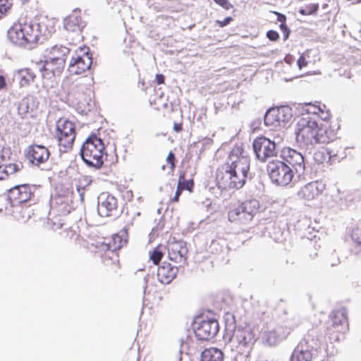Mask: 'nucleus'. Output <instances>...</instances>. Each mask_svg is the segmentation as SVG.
<instances>
[{
  "instance_id": "1",
  "label": "nucleus",
  "mask_w": 361,
  "mask_h": 361,
  "mask_svg": "<svg viewBox=\"0 0 361 361\" xmlns=\"http://www.w3.org/2000/svg\"><path fill=\"white\" fill-rule=\"evenodd\" d=\"M48 20L40 21L35 18L23 23L15 24L8 30V38L14 44L26 49L35 48L42 44L55 32Z\"/></svg>"
},
{
  "instance_id": "2",
  "label": "nucleus",
  "mask_w": 361,
  "mask_h": 361,
  "mask_svg": "<svg viewBox=\"0 0 361 361\" xmlns=\"http://www.w3.org/2000/svg\"><path fill=\"white\" fill-rule=\"evenodd\" d=\"M104 149L103 140L92 134L80 147V155L87 167L98 170L104 164Z\"/></svg>"
},
{
  "instance_id": "3",
  "label": "nucleus",
  "mask_w": 361,
  "mask_h": 361,
  "mask_svg": "<svg viewBox=\"0 0 361 361\" xmlns=\"http://www.w3.org/2000/svg\"><path fill=\"white\" fill-rule=\"evenodd\" d=\"M39 185H18L8 191V198L12 206L29 203V206L37 202L40 196Z\"/></svg>"
},
{
  "instance_id": "4",
  "label": "nucleus",
  "mask_w": 361,
  "mask_h": 361,
  "mask_svg": "<svg viewBox=\"0 0 361 361\" xmlns=\"http://www.w3.org/2000/svg\"><path fill=\"white\" fill-rule=\"evenodd\" d=\"M317 118V114L308 115L302 117L298 124V129L295 132L297 142L307 149H311L315 145Z\"/></svg>"
},
{
  "instance_id": "5",
  "label": "nucleus",
  "mask_w": 361,
  "mask_h": 361,
  "mask_svg": "<svg viewBox=\"0 0 361 361\" xmlns=\"http://www.w3.org/2000/svg\"><path fill=\"white\" fill-rule=\"evenodd\" d=\"M320 347L319 339L309 331L293 351L289 361H312Z\"/></svg>"
},
{
  "instance_id": "6",
  "label": "nucleus",
  "mask_w": 361,
  "mask_h": 361,
  "mask_svg": "<svg viewBox=\"0 0 361 361\" xmlns=\"http://www.w3.org/2000/svg\"><path fill=\"white\" fill-rule=\"evenodd\" d=\"M267 171L271 183L277 186L290 185L294 177V171L289 165L281 160H273L268 163Z\"/></svg>"
},
{
  "instance_id": "7",
  "label": "nucleus",
  "mask_w": 361,
  "mask_h": 361,
  "mask_svg": "<svg viewBox=\"0 0 361 361\" xmlns=\"http://www.w3.org/2000/svg\"><path fill=\"white\" fill-rule=\"evenodd\" d=\"M192 329L198 341H209L215 337L219 331L218 321L214 317L197 316L192 322Z\"/></svg>"
},
{
  "instance_id": "8",
  "label": "nucleus",
  "mask_w": 361,
  "mask_h": 361,
  "mask_svg": "<svg viewBox=\"0 0 361 361\" xmlns=\"http://www.w3.org/2000/svg\"><path fill=\"white\" fill-rule=\"evenodd\" d=\"M259 207V204L257 200H245L228 212V220L231 222L246 224L252 219Z\"/></svg>"
},
{
  "instance_id": "9",
  "label": "nucleus",
  "mask_w": 361,
  "mask_h": 361,
  "mask_svg": "<svg viewBox=\"0 0 361 361\" xmlns=\"http://www.w3.org/2000/svg\"><path fill=\"white\" fill-rule=\"evenodd\" d=\"M226 163L218 167L216 173L217 187L221 190L240 189L245 185L243 178H238L230 171Z\"/></svg>"
},
{
  "instance_id": "10",
  "label": "nucleus",
  "mask_w": 361,
  "mask_h": 361,
  "mask_svg": "<svg viewBox=\"0 0 361 361\" xmlns=\"http://www.w3.org/2000/svg\"><path fill=\"white\" fill-rule=\"evenodd\" d=\"M56 132L59 146L67 152L73 147L75 138V125L67 118H60L56 121Z\"/></svg>"
},
{
  "instance_id": "11",
  "label": "nucleus",
  "mask_w": 361,
  "mask_h": 361,
  "mask_svg": "<svg viewBox=\"0 0 361 361\" xmlns=\"http://www.w3.org/2000/svg\"><path fill=\"white\" fill-rule=\"evenodd\" d=\"M252 148L257 159L262 162H265L267 158L276 157L280 151L274 141L264 136L255 138L252 142Z\"/></svg>"
},
{
  "instance_id": "12",
  "label": "nucleus",
  "mask_w": 361,
  "mask_h": 361,
  "mask_svg": "<svg viewBox=\"0 0 361 361\" xmlns=\"http://www.w3.org/2000/svg\"><path fill=\"white\" fill-rule=\"evenodd\" d=\"M280 157L282 161L291 167L298 178L304 175L305 159L300 152L290 147H285L280 150Z\"/></svg>"
},
{
  "instance_id": "13",
  "label": "nucleus",
  "mask_w": 361,
  "mask_h": 361,
  "mask_svg": "<svg viewBox=\"0 0 361 361\" xmlns=\"http://www.w3.org/2000/svg\"><path fill=\"white\" fill-rule=\"evenodd\" d=\"M92 64V57L89 48L80 47L79 53L75 51V56H72L68 71L71 74L80 75L89 70Z\"/></svg>"
},
{
  "instance_id": "14",
  "label": "nucleus",
  "mask_w": 361,
  "mask_h": 361,
  "mask_svg": "<svg viewBox=\"0 0 361 361\" xmlns=\"http://www.w3.org/2000/svg\"><path fill=\"white\" fill-rule=\"evenodd\" d=\"M97 212L102 217H118L123 210L118 209L117 199L107 192L101 193L97 197Z\"/></svg>"
},
{
  "instance_id": "15",
  "label": "nucleus",
  "mask_w": 361,
  "mask_h": 361,
  "mask_svg": "<svg viewBox=\"0 0 361 361\" xmlns=\"http://www.w3.org/2000/svg\"><path fill=\"white\" fill-rule=\"evenodd\" d=\"M66 60L62 58L50 56L45 61H41L37 64V68L41 73L42 77L50 80L56 75H60L63 72Z\"/></svg>"
},
{
  "instance_id": "16",
  "label": "nucleus",
  "mask_w": 361,
  "mask_h": 361,
  "mask_svg": "<svg viewBox=\"0 0 361 361\" xmlns=\"http://www.w3.org/2000/svg\"><path fill=\"white\" fill-rule=\"evenodd\" d=\"M169 259L176 263L180 264V267L187 264V255L188 249L187 243L182 240L171 238L167 244Z\"/></svg>"
},
{
  "instance_id": "17",
  "label": "nucleus",
  "mask_w": 361,
  "mask_h": 361,
  "mask_svg": "<svg viewBox=\"0 0 361 361\" xmlns=\"http://www.w3.org/2000/svg\"><path fill=\"white\" fill-rule=\"evenodd\" d=\"M331 325L328 330L331 333L345 334L348 330V311L341 307L334 310L331 314Z\"/></svg>"
},
{
  "instance_id": "18",
  "label": "nucleus",
  "mask_w": 361,
  "mask_h": 361,
  "mask_svg": "<svg viewBox=\"0 0 361 361\" xmlns=\"http://www.w3.org/2000/svg\"><path fill=\"white\" fill-rule=\"evenodd\" d=\"M243 151L242 148L235 147L231 151L227 159L231 161H233L234 164L241 169L240 176H238V178L240 179L243 178L245 183L247 178H252V175L250 173V159L242 155Z\"/></svg>"
},
{
  "instance_id": "19",
  "label": "nucleus",
  "mask_w": 361,
  "mask_h": 361,
  "mask_svg": "<svg viewBox=\"0 0 361 361\" xmlns=\"http://www.w3.org/2000/svg\"><path fill=\"white\" fill-rule=\"evenodd\" d=\"M25 152L30 163L38 166L46 162L50 156L48 149L42 145L32 144L25 149Z\"/></svg>"
},
{
  "instance_id": "20",
  "label": "nucleus",
  "mask_w": 361,
  "mask_h": 361,
  "mask_svg": "<svg viewBox=\"0 0 361 361\" xmlns=\"http://www.w3.org/2000/svg\"><path fill=\"white\" fill-rule=\"evenodd\" d=\"M80 10L75 9L63 20L64 28L68 32L75 33L79 37L82 29L86 26V23L82 20L80 16Z\"/></svg>"
},
{
  "instance_id": "21",
  "label": "nucleus",
  "mask_w": 361,
  "mask_h": 361,
  "mask_svg": "<svg viewBox=\"0 0 361 361\" xmlns=\"http://www.w3.org/2000/svg\"><path fill=\"white\" fill-rule=\"evenodd\" d=\"M233 339H235L239 345L246 347L253 345L256 341V335L253 329L249 326H238L233 331Z\"/></svg>"
},
{
  "instance_id": "22",
  "label": "nucleus",
  "mask_w": 361,
  "mask_h": 361,
  "mask_svg": "<svg viewBox=\"0 0 361 361\" xmlns=\"http://www.w3.org/2000/svg\"><path fill=\"white\" fill-rule=\"evenodd\" d=\"M289 334L290 331H285L283 326H277L265 331L262 335V340L267 345L274 346L284 340Z\"/></svg>"
},
{
  "instance_id": "23",
  "label": "nucleus",
  "mask_w": 361,
  "mask_h": 361,
  "mask_svg": "<svg viewBox=\"0 0 361 361\" xmlns=\"http://www.w3.org/2000/svg\"><path fill=\"white\" fill-rule=\"evenodd\" d=\"M178 268L172 266L167 262H163L157 268V277L160 283L164 284H169L176 276Z\"/></svg>"
},
{
  "instance_id": "24",
  "label": "nucleus",
  "mask_w": 361,
  "mask_h": 361,
  "mask_svg": "<svg viewBox=\"0 0 361 361\" xmlns=\"http://www.w3.org/2000/svg\"><path fill=\"white\" fill-rule=\"evenodd\" d=\"M323 190V186L321 183L316 182H310L301 187L297 192V196L299 199L304 200H313L317 197Z\"/></svg>"
},
{
  "instance_id": "25",
  "label": "nucleus",
  "mask_w": 361,
  "mask_h": 361,
  "mask_svg": "<svg viewBox=\"0 0 361 361\" xmlns=\"http://www.w3.org/2000/svg\"><path fill=\"white\" fill-rule=\"evenodd\" d=\"M317 125L316 127L315 135V145L318 143H327L331 140L330 134L331 130H329L328 123L326 122H320L321 120L318 116Z\"/></svg>"
},
{
  "instance_id": "26",
  "label": "nucleus",
  "mask_w": 361,
  "mask_h": 361,
  "mask_svg": "<svg viewBox=\"0 0 361 361\" xmlns=\"http://www.w3.org/2000/svg\"><path fill=\"white\" fill-rule=\"evenodd\" d=\"M36 75L30 68H23L14 74V80H17L20 87L30 85L34 82Z\"/></svg>"
},
{
  "instance_id": "27",
  "label": "nucleus",
  "mask_w": 361,
  "mask_h": 361,
  "mask_svg": "<svg viewBox=\"0 0 361 361\" xmlns=\"http://www.w3.org/2000/svg\"><path fill=\"white\" fill-rule=\"evenodd\" d=\"M355 201H361V191L343 192L338 201V205L341 209L351 206Z\"/></svg>"
},
{
  "instance_id": "28",
  "label": "nucleus",
  "mask_w": 361,
  "mask_h": 361,
  "mask_svg": "<svg viewBox=\"0 0 361 361\" xmlns=\"http://www.w3.org/2000/svg\"><path fill=\"white\" fill-rule=\"evenodd\" d=\"M350 238L353 242L350 251L355 256L361 258V227L357 224L352 228Z\"/></svg>"
},
{
  "instance_id": "29",
  "label": "nucleus",
  "mask_w": 361,
  "mask_h": 361,
  "mask_svg": "<svg viewBox=\"0 0 361 361\" xmlns=\"http://www.w3.org/2000/svg\"><path fill=\"white\" fill-rule=\"evenodd\" d=\"M278 107H271L267 110L264 116V124L271 128L281 127L279 120Z\"/></svg>"
},
{
  "instance_id": "30",
  "label": "nucleus",
  "mask_w": 361,
  "mask_h": 361,
  "mask_svg": "<svg viewBox=\"0 0 361 361\" xmlns=\"http://www.w3.org/2000/svg\"><path fill=\"white\" fill-rule=\"evenodd\" d=\"M224 354L217 348H207L201 353L200 361H224Z\"/></svg>"
},
{
  "instance_id": "31",
  "label": "nucleus",
  "mask_w": 361,
  "mask_h": 361,
  "mask_svg": "<svg viewBox=\"0 0 361 361\" xmlns=\"http://www.w3.org/2000/svg\"><path fill=\"white\" fill-rule=\"evenodd\" d=\"M281 318L283 322L282 326L285 331L293 330L298 324V319L294 315L293 312H289L288 310H284Z\"/></svg>"
},
{
  "instance_id": "32",
  "label": "nucleus",
  "mask_w": 361,
  "mask_h": 361,
  "mask_svg": "<svg viewBox=\"0 0 361 361\" xmlns=\"http://www.w3.org/2000/svg\"><path fill=\"white\" fill-rule=\"evenodd\" d=\"M132 221L127 224L119 232V233L113 235V240L115 244L118 245L115 247V249H120L128 242V230L130 225H132Z\"/></svg>"
},
{
  "instance_id": "33",
  "label": "nucleus",
  "mask_w": 361,
  "mask_h": 361,
  "mask_svg": "<svg viewBox=\"0 0 361 361\" xmlns=\"http://www.w3.org/2000/svg\"><path fill=\"white\" fill-rule=\"evenodd\" d=\"M278 112L279 113V124H281V127L284 128L292 118V109L288 106H282L278 107Z\"/></svg>"
},
{
  "instance_id": "34",
  "label": "nucleus",
  "mask_w": 361,
  "mask_h": 361,
  "mask_svg": "<svg viewBox=\"0 0 361 361\" xmlns=\"http://www.w3.org/2000/svg\"><path fill=\"white\" fill-rule=\"evenodd\" d=\"M332 157L331 152L328 149L322 148L314 153L313 158L314 161L321 164L326 161H329Z\"/></svg>"
},
{
  "instance_id": "35",
  "label": "nucleus",
  "mask_w": 361,
  "mask_h": 361,
  "mask_svg": "<svg viewBox=\"0 0 361 361\" xmlns=\"http://www.w3.org/2000/svg\"><path fill=\"white\" fill-rule=\"evenodd\" d=\"M71 50L69 48L63 46L56 44L52 46L50 49V55L52 58H62L66 60V56L70 53Z\"/></svg>"
},
{
  "instance_id": "36",
  "label": "nucleus",
  "mask_w": 361,
  "mask_h": 361,
  "mask_svg": "<svg viewBox=\"0 0 361 361\" xmlns=\"http://www.w3.org/2000/svg\"><path fill=\"white\" fill-rule=\"evenodd\" d=\"M32 102L33 99L31 97H25L19 102L18 105V114L21 117H23L28 113L30 103Z\"/></svg>"
},
{
  "instance_id": "37",
  "label": "nucleus",
  "mask_w": 361,
  "mask_h": 361,
  "mask_svg": "<svg viewBox=\"0 0 361 361\" xmlns=\"http://www.w3.org/2000/svg\"><path fill=\"white\" fill-rule=\"evenodd\" d=\"M178 186L181 187V189L191 192L194 187V181L192 179H185V173L182 171L179 175Z\"/></svg>"
},
{
  "instance_id": "38",
  "label": "nucleus",
  "mask_w": 361,
  "mask_h": 361,
  "mask_svg": "<svg viewBox=\"0 0 361 361\" xmlns=\"http://www.w3.org/2000/svg\"><path fill=\"white\" fill-rule=\"evenodd\" d=\"M225 328L227 331L233 332L238 326L235 324V316L229 312L224 315Z\"/></svg>"
},
{
  "instance_id": "39",
  "label": "nucleus",
  "mask_w": 361,
  "mask_h": 361,
  "mask_svg": "<svg viewBox=\"0 0 361 361\" xmlns=\"http://www.w3.org/2000/svg\"><path fill=\"white\" fill-rule=\"evenodd\" d=\"M319 10L318 4H311L306 5L299 9V13L302 16H309L315 14Z\"/></svg>"
},
{
  "instance_id": "40",
  "label": "nucleus",
  "mask_w": 361,
  "mask_h": 361,
  "mask_svg": "<svg viewBox=\"0 0 361 361\" xmlns=\"http://www.w3.org/2000/svg\"><path fill=\"white\" fill-rule=\"evenodd\" d=\"M4 170H5L6 173H7L8 176L10 174H13L16 172L20 171L23 167V164L21 162L16 164H8L4 165Z\"/></svg>"
},
{
  "instance_id": "41",
  "label": "nucleus",
  "mask_w": 361,
  "mask_h": 361,
  "mask_svg": "<svg viewBox=\"0 0 361 361\" xmlns=\"http://www.w3.org/2000/svg\"><path fill=\"white\" fill-rule=\"evenodd\" d=\"M161 246H157L150 254L149 258L153 264L157 265L163 257V252L161 250Z\"/></svg>"
},
{
  "instance_id": "42",
  "label": "nucleus",
  "mask_w": 361,
  "mask_h": 361,
  "mask_svg": "<svg viewBox=\"0 0 361 361\" xmlns=\"http://www.w3.org/2000/svg\"><path fill=\"white\" fill-rule=\"evenodd\" d=\"M92 178L91 176H84L79 178V183L80 185L78 186V188H80L82 190H85V188L92 183Z\"/></svg>"
},
{
  "instance_id": "43",
  "label": "nucleus",
  "mask_w": 361,
  "mask_h": 361,
  "mask_svg": "<svg viewBox=\"0 0 361 361\" xmlns=\"http://www.w3.org/2000/svg\"><path fill=\"white\" fill-rule=\"evenodd\" d=\"M226 164L230 166V171L233 173L235 176H240L241 174V169L238 167L236 164H234L233 161H229L228 159H226Z\"/></svg>"
},
{
  "instance_id": "44",
  "label": "nucleus",
  "mask_w": 361,
  "mask_h": 361,
  "mask_svg": "<svg viewBox=\"0 0 361 361\" xmlns=\"http://www.w3.org/2000/svg\"><path fill=\"white\" fill-rule=\"evenodd\" d=\"M279 28L283 33V41H286L288 39L290 34V28L288 27V25L286 24H280Z\"/></svg>"
},
{
  "instance_id": "45",
  "label": "nucleus",
  "mask_w": 361,
  "mask_h": 361,
  "mask_svg": "<svg viewBox=\"0 0 361 361\" xmlns=\"http://www.w3.org/2000/svg\"><path fill=\"white\" fill-rule=\"evenodd\" d=\"M267 37L272 42H276L279 38V34L277 31L274 30H269L267 32Z\"/></svg>"
},
{
  "instance_id": "46",
  "label": "nucleus",
  "mask_w": 361,
  "mask_h": 361,
  "mask_svg": "<svg viewBox=\"0 0 361 361\" xmlns=\"http://www.w3.org/2000/svg\"><path fill=\"white\" fill-rule=\"evenodd\" d=\"M214 1L226 10H229L233 8V5L228 0H214Z\"/></svg>"
},
{
  "instance_id": "47",
  "label": "nucleus",
  "mask_w": 361,
  "mask_h": 361,
  "mask_svg": "<svg viewBox=\"0 0 361 361\" xmlns=\"http://www.w3.org/2000/svg\"><path fill=\"white\" fill-rule=\"evenodd\" d=\"M166 161L170 164L171 170L173 171L176 166V156L174 153L170 152L166 157Z\"/></svg>"
},
{
  "instance_id": "48",
  "label": "nucleus",
  "mask_w": 361,
  "mask_h": 361,
  "mask_svg": "<svg viewBox=\"0 0 361 361\" xmlns=\"http://www.w3.org/2000/svg\"><path fill=\"white\" fill-rule=\"evenodd\" d=\"M233 18L231 16H228L225 18L223 20H216V24H217L220 27H224L227 26L233 21Z\"/></svg>"
},
{
  "instance_id": "49",
  "label": "nucleus",
  "mask_w": 361,
  "mask_h": 361,
  "mask_svg": "<svg viewBox=\"0 0 361 361\" xmlns=\"http://www.w3.org/2000/svg\"><path fill=\"white\" fill-rule=\"evenodd\" d=\"M297 65L299 68V69H302L303 67L306 66L307 65V61L304 56V55H301L299 59L297 61Z\"/></svg>"
},
{
  "instance_id": "50",
  "label": "nucleus",
  "mask_w": 361,
  "mask_h": 361,
  "mask_svg": "<svg viewBox=\"0 0 361 361\" xmlns=\"http://www.w3.org/2000/svg\"><path fill=\"white\" fill-rule=\"evenodd\" d=\"M276 16V20L280 22V24H286V16L278 11L273 12Z\"/></svg>"
},
{
  "instance_id": "51",
  "label": "nucleus",
  "mask_w": 361,
  "mask_h": 361,
  "mask_svg": "<svg viewBox=\"0 0 361 361\" xmlns=\"http://www.w3.org/2000/svg\"><path fill=\"white\" fill-rule=\"evenodd\" d=\"M165 77L163 74H157L156 75V81L158 85H161L164 83Z\"/></svg>"
},
{
  "instance_id": "52",
  "label": "nucleus",
  "mask_w": 361,
  "mask_h": 361,
  "mask_svg": "<svg viewBox=\"0 0 361 361\" xmlns=\"http://www.w3.org/2000/svg\"><path fill=\"white\" fill-rule=\"evenodd\" d=\"M149 275L147 274L146 275L144 278H143V293L144 295H145L146 293V290H147V284H148V281H149Z\"/></svg>"
},
{
  "instance_id": "53",
  "label": "nucleus",
  "mask_w": 361,
  "mask_h": 361,
  "mask_svg": "<svg viewBox=\"0 0 361 361\" xmlns=\"http://www.w3.org/2000/svg\"><path fill=\"white\" fill-rule=\"evenodd\" d=\"M182 189L178 186L177 189H176V193H175V195L173 198V201H175V202H178V200H179V197L182 192Z\"/></svg>"
},
{
  "instance_id": "54",
  "label": "nucleus",
  "mask_w": 361,
  "mask_h": 361,
  "mask_svg": "<svg viewBox=\"0 0 361 361\" xmlns=\"http://www.w3.org/2000/svg\"><path fill=\"white\" fill-rule=\"evenodd\" d=\"M4 165L0 166V180H4L8 177L7 173L4 170Z\"/></svg>"
},
{
  "instance_id": "55",
  "label": "nucleus",
  "mask_w": 361,
  "mask_h": 361,
  "mask_svg": "<svg viewBox=\"0 0 361 361\" xmlns=\"http://www.w3.org/2000/svg\"><path fill=\"white\" fill-rule=\"evenodd\" d=\"M284 61L286 63L289 64V65H291L294 61H295V59L293 56L291 55H287L285 56L284 58Z\"/></svg>"
},
{
  "instance_id": "56",
  "label": "nucleus",
  "mask_w": 361,
  "mask_h": 361,
  "mask_svg": "<svg viewBox=\"0 0 361 361\" xmlns=\"http://www.w3.org/2000/svg\"><path fill=\"white\" fill-rule=\"evenodd\" d=\"M173 129L176 133L180 132L183 129L182 123H174Z\"/></svg>"
},
{
  "instance_id": "57",
  "label": "nucleus",
  "mask_w": 361,
  "mask_h": 361,
  "mask_svg": "<svg viewBox=\"0 0 361 361\" xmlns=\"http://www.w3.org/2000/svg\"><path fill=\"white\" fill-rule=\"evenodd\" d=\"M261 124V119L258 118L252 121V127L255 129L259 127V126Z\"/></svg>"
},
{
  "instance_id": "58",
  "label": "nucleus",
  "mask_w": 361,
  "mask_h": 361,
  "mask_svg": "<svg viewBox=\"0 0 361 361\" xmlns=\"http://www.w3.org/2000/svg\"><path fill=\"white\" fill-rule=\"evenodd\" d=\"M6 85V83L4 77L0 75V90L4 89Z\"/></svg>"
},
{
  "instance_id": "59",
  "label": "nucleus",
  "mask_w": 361,
  "mask_h": 361,
  "mask_svg": "<svg viewBox=\"0 0 361 361\" xmlns=\"http://www.w3.org/2000/svg\"><path fill=\"white\" fill-rule=\"evenodd\" d=\"M83 190H82V188L77 187V191L79 193V196H80V199L81 202H82L84 200V192H83Z\"/></svg>"
},
{
  "instance_id": "60",
  "label": "nucleus",
  "mask_w": 361,
  "mask_h": 361,
  "mask_svg": "<svg viewBox=\"0 0 361 361\" xmlns=\"http://www.w3.org/2000/svg\"><path fill=\"white\" fill-rule=\"evenodd\" d=\"M19 1L22 5H24V4H26L27 3H28L30 0H19Z\"/></svg>"
},
{
  "instance_id": "61",
  "label": "nucleus",
  "mask_w": 361,
  "mask_h": 361,
  "mask_svg": "<svg viewBox=\"0 0 361 361\" xmlns=\"http://www.w3.org/2000/svg\"><path fill=\"white\" fill-rule=\"evenodd\" d=\"M326 115H328V113H326ZM327 118V116H325L324 118H321L320 122H324V121Z\"/></svg>"
},
{
  "instance_id": "62",
  "label": "nucleus",
  "mask_w": 361,
  "mask_h": 361,
  "mask_svg": "<svg viewBox=\"0 0 361 361\" xmlns=\"http://www.w3.org/2000/svg\"><path fill=\"white\" fill-rule=\"evenodd\" d=\"M127 194H130V196H131V197L133 196V192H132V191H128V192H127Z\"/></svg>"
},
{
  "instance_id": "63",
  "label": "nucleus",
  "mask_w": 361,
  "mask_h": 361,
  "mask_svg": "<svg viewBox=\"0 0 361 361\" xmlns=\"http://www.w3.org/2000/svg\"><path fill=\"white\" fill-rule=\"evenodd\" d=\"M164 169H165V166H163L162 169L164 170Z\"/></svg>"
},
{
  "instance_id": "64",
  "label": "nucleus",
  "mask_w": 361,
  "mask_h": 361,
  "mask_svg": "<svg viewBox=\"0 0 361 361\" xmlns=\"http://www.w3.org/2000/svg\"><path fill=\"white\" fill-rule=\"evenodd\" d=\"M235 361H238V360H235Z\"/></svg>"
}]
</instances>
